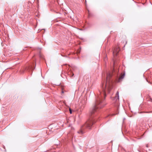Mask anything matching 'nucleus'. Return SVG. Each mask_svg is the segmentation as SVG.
<instances>
[{
    "mask_svg": "<svg viewBox=\"0 0 152 152\" xmlns=\"http://www.w3.org/2000/svg\"><path fill=\"white\" fill-rule=\"evenodd\" d=\"M115 71L114 69L112 72H109L107 74L106 83L105 84H102V91H99L97 94V96L96 99L95 104L90 112L91 116L86 124L83 126L81 129L77 132V133L80 134H83L85 132L84 129L85 128L90 129L94 123V120L93 119L92 115L95 112L97 111L98 109L101 108L104 105V100L106 97V93H109L113 88V83L110 79L112 76L114 75Z\"/></svg>",
    "mask_w": 152,
    "mask_h": 152,
    "instance_id": "1",
    "label": "nucleus"
},
{
    "mask_svg": "<svg viewBox=\"0 0 152 152\" xmlns=\"http://www.w3.org/2000/svg\"><path fill=\"white\" fill-rule=\"evenodd\" d=\"M120 50L119 47H117L114 50L113 53L114 56H116Z\"/></svg>",
    "mask_w": 152,
    "mask_h": 152,
    "instance_id": "2",
    "label": "nucleus"
},
{
    "mask_svg": "<svg viewBox=\"0 0 152 152\" xmlns=\"http://www.w3.org/2000/svg\"><path fill=\"white\" fill-rule=\"evenodd\" d=\"M119 100V92L117 91L116 95L115 96V97L113 100L114 101H115L117 104L118 103V101Z\"/></svg>",
    "mask_w": 152,
    "mask_h": 152,
    "instance_id": "3",
    "label": "nucleus"
},
{
    "mask_svg": "<svg viewBox=\"0 0 152 152\" xmlns=\"http://www.w3.org/2000/svg\"><path fill=\"white\" fill-rule=\"evenodd\" d=\"M125 75L124 74H122L121 75V76L116 80V82L117 83H119L121 82L122 80L124 78V77Z\"/></svg>",
    "mask_w": 152,
    "mask_h": 152,
    "instance_id": "4",
    "label": "nucleus"
},
{
    "mask_svg": "<svg viewBox=\"0 0 152 152\" xmlns=\"http://www.w3.org/2000/svg\"><path fill=\"white\" fill-rule=\"evenodd\" d=\"M69 111L70 114H72V110L70 108H69Z\"/></svg>",
    "mask_w": 152,
    "mask_h": 152,
    "instance_id": "5",
    "label": "nucleus"
},
{
    "mask_svg": "<svg viewBox=\"0 0 152 152\" xmlns=\"http://www.w3.org/2000/svg\"><path fill=\"white\" fill-rule=\"evenodd\" d=\"M74 75V74H73V73H72V76H72H72Z\"/></svg>",
    "mask_w": 152,
    "mask_h": 152,
    "instance_id": "6",
    "label": "nucleus"
},
{
    "mask_svg": "<svg viewBox=\"0 0 152 152\" xmlns=\"http://www.w3.org/2000/svg\"><path fill=\"white\" fill-rule=\"evenodd\" d=\"M115 75V76H117V75Z\"/></svg>",
    "mask_w": 152,
    "mask_h": 152,
    "instance_id": "7",
    "label": "nucleus"
},
{
    "mask_svg": "<svg viewBox=\"0 0 152 152\" xmlns=\"http://www.w3.org/2000/svg\"><path fill=\"white\" fill-rule=\"evenodd\" d=\"M64 93L63 91H62V93Z\"/></svg>",
    "mask_w": 152,
    "mask_h": 152,
    "instance_id": "8",
    "label": "nucleus"
}]
</instances>
